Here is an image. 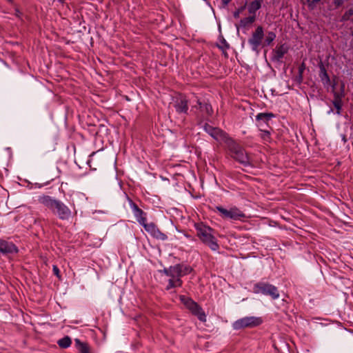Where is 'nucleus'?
Returning a JSON list of instances; mask_svg holds the SVG:
<instances>
[{
	"mask_svg": "<svg viewBox=\"0 0 353 353\" xmlns=\"http://www.w3.org/2000/svg\"><path fill=\"white\" fill-rule=\"evenodd\" d=\"M276 34L274 32H268L265 38L266 44L270 45L274 40Z\"/></svg>",
	"mask_w": 353,
	"mask_h": 353,
	"instance_id": "b1692460",
	"label": "nucleus"
},
{
	"mask_svg": "<svg viewBox=\"0 0 353 353\" xmlns=\"http://www.w3.org/2000/svg\"><path fill=\"white\" fill-rule=\"evenodd\" d=\"M72 343L71 339L69 336H65L61 339H59L57 342V344L59 347L62 348H67L70 346Z\"/></svg>",
	"mask_w": 353,
	"mask_h": 353,
	"instance_id": "aec40b11",
	"label": "nucleus"
},
{
	"mask_svg": "<svg viewBox=\"0 0 353 353\" xmlns=\"http://www.w3.org/2000/svg\"><path fill=\"white\" fill-rule=\"evenodd\" d=\"M333 110H330L329 112H328V114H330L331 112H332Z\"/></svg>",
	"mask_w": 353,
	"mask_h": 353,
	"instance_id": "72a5a7b5",
	"label": "nucleus"
},
{
	"mask_svg": "<svg viewBox=\"0 0 353 353\" xmlns=\"http://www.w3.org/2000/svg\"><path fill=\"white\" fill-rule=\"evenodd\" d=\"M198 105L201 110L207 116L212 115L213 110L212 106L208 103H202L199 100L197 101Z\"/></svg>",
	"mask_w": 353,
	"mask_h": 353,
	"instance_id": "a211bd4d",
	"label": "nucleus"
},
{
	"mask_svg": "<svg viewBox=\"0 0 353 353\" xmlns=\"http://www.w3.org/2000/svg\"><path fill=\"white\" fill-rule=\"evenodd\" d=\"M130 205L137 221L142 226L147 223L146 214L141 209H140L136 203H134L132 201H130Z\"/></svg>",
	"mask_w": 353,
	"mask_h": 353,
	"instance_id": "f8f14e48",
	"label": "nucleus"
},
{
	"mask_svg": "<svg viewBox=\"0 0 353 353\" xmlns=\"http://www.w3.org/2000/svg\"><path fill=\"white\" fill-rule=\"evenodd\" d=\"M174 108L179 113H186L188 110V100L184 96H179L174 103Z\"/></svg>",
	"mask_w": 353,
	"mask_h": 353,
	"instance_id": "ddd939ff",
	"label": "nucleus"
},
{
	"mask_svg": "<svg viewBox=\"0 0 353 353\" xmlns=\"http://www.w3.org/2000/svg\"><path fill=\"white\" fill-rule=\"evenodd\" d=\"M185 236H186L187 238L190 239H192V240L193 239L192 238V236H190V235H185Z\"/></svg>",
	"mask_w": 353,
	"mask_h": 353,
	"instance_id": "2f4dec72",
	"label": "nucleus"
},
{
	"mask_svg": "<svg viewBox=\"0 0 353 353\" xmlns=\"http://www.w3.org/2000/svg\"><path fill=\"white\" fill-rule=\"evenodd\" d=\"M76 346L80 353H90V348L86 343H81L79 339H75Z\"/></svg>",
	"mask_w": 353,
	"mask_h": 353,
	"instance_id": "6ab92c4d",
	"label": "nucleus"
},
{
	"mask_svg": "<svg viewBox=\"0 0 353 353\" xmlns=\"http://www.w3.org/2000/svg\"><path fill=\"white\" fill-rule=\"evenodd\" d=\"M194 228L197 237L203 244L214 252L219 250L217 240L212 233L213 230L210 227L204 225L203 223H197L194 224Z\"/></svg>",
	"mask_w": 353,
	"mask_h": 353,
	"instance_id": "f03ea898",
	"label": "nucleus"
},
{
	"mask_svg": "<svg viewBox=\"0 0 353 353\" xmlns=\"http://www.w3.org/2000/svg\"><path fill=\"white\" fill-rule=\"evenodd\" d=\"M261 7V1L255 0L252 1L248 6V11L250 14L255 16L256 12Z\"/></svg>",
	"mask_w": 353,
	"mask_h": 353,
	"instance_id": "f3484780",
	"label": "nucleus"
},
{
	"mask_svg": "<svg viewBox=\"0 0 353 353\" xmlns=\"http://www.w3.org/2000/svg\"><path fill=\"white\" fill-rule=\"evenodd\" d=\"M254 21H255V16L252 14V16H250L248 17H245V18L241 19V24L243 26H246L249 24H252V23L254 22Z\"/></svg>",
	"mask_w": 353,
	"mask_h": 353,
	"instance_id": "412c9836",
	"label": "nucleus"
},
{
	"mask_svg": "<svg viewBox=\"0 0 353 353\" xmlns=\"http://www.w3.org/2000/svg\"><path fill=\"white\" fill-rule=\"evenodd\" d=\"M18 249L16 245L4 240L0 239V252L2 254L17 253Z\"/></svg>",
	"mask_w": 353,
	"mask_h": 353,
	"instance_id": "4468645a",
	"label": "nucleus"
},
{
	"mask_svg": "<svg viewBox=\"0 0 353 353\" xmlns=\"http://www.w3.org/2000/svg\"><path fill=\"white\" fill-rule=\"evenodd\" d=\"M353 14V10L352 9H350L349 10H347L345 14L343 16V20H347L350 18V16H352Z\"/></svg>",
	"mask_w": 353,
	"mask_h": 353,
	"instance_id": "a878e982",
	"label": "nucleus"
},
{
	"mask_svg": "<svg viewBox=\"0 0 353 353\" xmlns=\"http://www.w3.org/2000/svg\"><path fill=\"white\" fill-rule=\"evenodd\" d=\"M205 130L214 139L220 143H225L227 145L232 139L219 128H213L209 125H205Z\"/></svg>",
	"mask_w": 353,
	"mask_h": 353,
	"instance_id": "1a4fd4ad",
	"label": "nucleus"
},
{
	"mask_svg": "<svg viewBox=\"0 0 353 353\" xmlns=\"http://www.w3.org/2000/svg\"><path fill=\"white\" fill-rule=\"evenodd\" d=\"M285 52L283 51V50L281 48H279L276 50V57L279 58V59H281L283 57V54H284Z\"/></svg>",
	"mask_w": 353,
	"mask_h": 353,
	"instance_id": "bb28decb",
	"label": "nucleus"
},
{
	"mask_svg": "<svg viewBox=\"0 0 353 353\" xmlns=\"http://www.w3.org/2000/svg\"><path fill=\"white\" fill-rule=\"evenodd\" d=\"M38 201L61 220H68L71 216L72 212L70 209L61 201L50 196H39Z\"/></svg>",
	"mask_w": 353,
	"mask_h": 353,
	"instance_id": "f257e3e1",
	"label": "nucleus"
},
{
	"mask_svg": "<svg viewBox=\"0 0 353 353\" xmlns=\"http://www.w3.org/2000/svg\"><path fill=\"white\" fill-rule=\"evenodd\" d=\"M263 38V29L261 26H258L251 38L248 40V43L251 45L253 50H256L261 45Z\"/></svg>",
	"mask_w": 353,
	"mask_h": 353,
	"instance_id": "9b49d317",
	"label": "nucleus"
},
{
	"mask_svg": "<svg viewBox=\"0 0 353 353\" xmlns=\"http://www.w3.org/2000/svg\"><path fill=\"white\" fill-rule=\"evenodd\" d=\"M53 272L55 275H57V276H59V270L58 268V267L57 265H53Z\"/></svg>",
	"mask_w": 353,
	"mask_h": 353,
	"instance_id": "c85d7f7f",
	"label": "nucleus"
},
{
	"mask_svg": "<svg viewBox=\"0 0 353 353\" xmlns=\"http://www.w3.org/2000/svg\"><path fill=\"white\" fill-rule=\"evenodd\" d=\"M253 292L255 294H263L270 296L272 299H278L280 296L278 288L267 282H259L254 285Z\"/></svg>",
	"mask_w": 353,
	"mask_h": 353,
	"instance_id": "39448f33",
	"label": "nucleus"
},
{
	"mask_svg": "<svg viewBox=\"0 0 353 353\" xmlns=\"http://www.w3.org/2000/svg\"><path fill=\"white\" fill-rule=\"evenodd\" d=\"M343 97V94H340L338 92H335L334 94V100L332 101L333 105L336 109V114L338 115L341 114V111L342 109L343 102L342 98Z\"/></svg>",
	"mask_w": 353,
	"mask_h": 353,
	"instance_id": "2eb2a0df",
	"label": "nucleus"
},
{
	"mask_svg": "<svg viewBox=\"0 0 353 353\" xmlns=\"http://www.w3.org/2000/svg\"><path fill=\"white\" fill-rule=\"evenodd\" d=\"M216 211L223 219H230L232 220H241L245 217V214L236 207L225 209L221 206H216Z\"/></svg>",
	"mask_w": 353,
	"mask_h": 353,
	"instance_id": "6e6552de",
	"label": "nucleus"
},
{
	"mask_svg": "<svg viewBox=\"0 0 353 353\" xmlns=\"http://www.w3.org/2000/svg\"><path fill=\"white\" fill-rule=\"evenodd\" d=\"M273 117L274 114L272 113H259L256 116V119L259 122V125L262 127L263 123H261V121L266 123Z\"/></svg>",
	"mask_w": 353,
	"mask_h": 353,
	"instance_id": "dca6fc26",
	"label": "nucleus"
},
{
	"mask_svg": "<svg viewBox=\"0 0 353 353\" xmlns=\"http://www.w3.org/2000/svg\"><path fill=\"white\" fill-rule=\"evenodd\" d=\"M261 131V139L265 141H270V132L268 130H260Z\"/></svg>",
	"mask_w": 353,
	"mask_h": 353,
	"instance_id": "5701e85b",
	"label": "nucleus"
},
{
	"mask_svg": "<svg viewBox=\"0 0 353 353\" xmlns=\"http://www.w3.org/2000/svg\"><path fill=\"white\" fill-rule=\"evenodd\" d=\"M321 1V0H312V3H318L319 1Z\"/></svg>",
	"mask_w": 353,
	"mask_h": 353,
	"instance_id": "7c9ffc66",
	"label": "nucleus"
},
{
	"mask_svg": "<svg viewBox=\"0 0 353 353\" xmlns=\"http://www.w3.org/2000/svg\"><path fill=\"white\" fill-rule=\"evenodd\" d=\"M143 227L152 237L158 240L165 241L168 239L167 235L163 233L153 223H147Z\"/></svg>",
	"mask_w": 353,
	"mask_h": 353,
	"instance_id": "9d476101",
	"label": "nucleus"
},
{
	"mask_svg": "<svg viewBox=\"0 0 353 353\" xmlns=\"http://www.w3.org/2000/svg\"><path fill=\"white\" fill-rule=\"evenodd\" d=\"M232 0H223V3L224 5H228Z\"/></svg>",
	"mask_w": 353,
	"mask_h": 353,
	"instance_id": "c756f323",
	"label": "nucleus"
},
{
	"mask_svg": "<svg viewBox=\"0 0 353 353\" xmlns=\"http://www.w3.org/2000/svg\"><path fill=\"white\" fill-rule=\"evenodd\" d=\"M347 0H334V3L336 7L341 6L345 1Z\"/></svg>",
	"mask_w": 353,
	"mask_h": 353,
	"instance_id": "cd10ccee",
	"label": "nucleus"
},
{
	"mask_svg": "<svg viewBox=\"0 0 353 353\" xmlns=\"http://www.w3.org/2000/svg\"><path fill=\"white\" fill-rule=\"evenodd\" d=\"M179 265L181 270V276H183V275H186L191 272L192 268L190 267L185 266V265H180V264H179Z\"/></svg>",
	"mask_w": 353,
	"mask_h": 353,
	"instance_id": "393cba45",
	"label": "nucleus"
},
{
	"mask_svg": "<svg viewBox=\"0 0 353 353\" xmlns=\"http://www.w3.org/2000/svg\"><path fill=\"white\" fill-rule=\"evenodd\" d=\"M163 273L170 277L168 279V285L166 287L167 290L182 285L183 282L181 279V270L179 265H175L170 266L169 268H165Z\"/></svg>",
	"mask_w": 353,
	"mask_h": 353,
	"instance_id": "20e7f679",
	"label": "nucleus"
},
{
	"mask_svg": "<svg viewBox=\"0 0 353 353\" xmlns=\"http://www.w3.org/2000/svg\"><path fill=\"white\" fill-rule=\"evenodd\" d=\"M320 77L323 82L325 83H328L330 82V77L324 68L321 70Z\"/></svg>",
	"mask_w": 353,
	"mask_h": 353,
	"instance_id": "4be33fe9",
	"label": "nucleus"
},
{
	"mask_svg": "<svg viewBox=\"0 0 353 353\" xmlns=\"http://www.w3.org/2000/svg\"><path fill=\"white\" fill-rule=\"evenodd\" d=\"M238 16H239V13H238V12H236V13L234 14V17H238Z\"/></svg>",
	"mask_w": 353,
	"mask_h": 353,
	"instance_id": "473e14b6",
	"label": "nucleus"
},
{
	"mask_svg": "<svg viewBox=\"0 0 353 353\" xmlns=\"http://www.w3.org/2000/svg\"><path fill=\"white\" fill-rule=\"evenodd\" d=\"M179 299L193 315L197 316V318L202 322L206 321V315L204 311L195 301L192 299L183 295L180 296Z\"/></svg>",
	"mask_w": 353,
	"mask_h": 353,
	"instance_id": "423d86ee",
	"label": "nucleus"
},
{
	"mask_svg": "<svg viewBox=\"0 0 353 353\" xmlns=\"http://www.w3.org/2000/svg\"><path fill=\"white\" fill-rule=\"evenodd\" d=\"M262 322V319L259 317L245 316L234 321L232 324V327L236 330L247 327H254L261 325Z\"/></svg>",
	"mask_w": 353,
	"mask_h": 353,
	"instance_id": "0eeeda50",
	"label": "nucleus"
},
{
	"mask_svg": "<svg viewBox=\"0 0 353 353\" xmlns=\"http://www.w3.org/2000/svg\"><path fill=\"white\" fill-rule=\"evenodd\" d=\"M232 157L244 166L252 165V158L249 154L232 139L227 145Z\"/></svg>",
	"mask_w": 353,
	"mask_h": 353,
	"instance_id": "7ed1b4c3",
	"label": "nucleus"
},
{
	"mask_svg": "<svg viewBox=\"0 0 353 353\" xmlns=\"http://www.w3.org/2000/svg\"><path fill=\"white\" fill-rule=\"evenodd\" d=\"M59 1H61V2L63 1V0H59Z\"/></svg>",
	"mask_w": 353,
	"mask_h": 353,
	"instance_id": "f704fd0d",
	"label": "nucleus"
}]
</instances>
